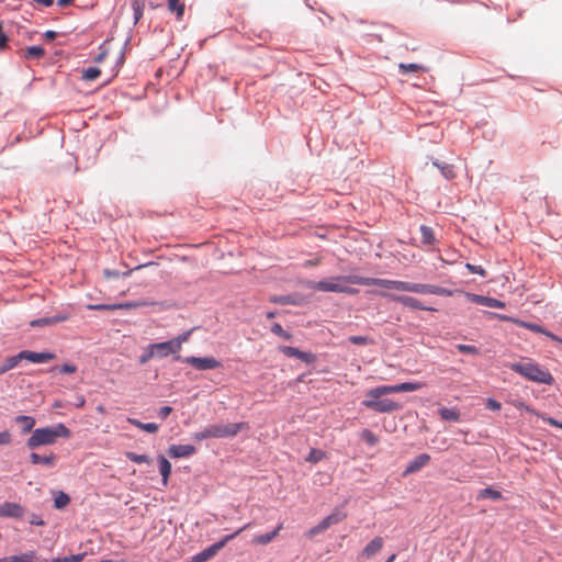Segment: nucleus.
<instances>
[{"label":"nucleus","mask_w":562,"mask_h":562,"mask_svg":"<svg viewBox=\"0 0 562 562\" xmlns=\"http://www.w3.org/2000/svg\"><path fill=\"white\" fill-rule=\"evenodd\" d=\"M419 231H420V234H422V243L424 245H434L436 243V237H435V233H434V229L429 226H426V225H422L419 227Z\"/></svg>","instance_id":"27"},{"label":"nucleus","mask_w":562,"mask_h":562,"mask_svg":"<svg viewBox=\"0 0 562 562\" xmlns=\"http://www.w3.org/2000/svg\"><path fill=\"white\" fill-rule=\"evenodd\" d=\"M182 361L187 364H190L196 370L204 371V370H213L221 367V362L215 359L214 357H186L182 359Z\"/></svg>","instance_id":"11"},{"label":"nucleus","mask_w":562,"mask_h":562,"mask_svg":"<svg viewBox=\"0 0 562 562\" xmlns=\"http://www.w3.org/2000/svg\"><path fill=\"white\" fill-rule=\"evenodd\" d=\"M70 430L61 423L52 427L36 428L26 440V447L34 450L41 446L54 445L58 438H69Z\"/></svg>","instance_id":"2"},{"label":"nucleus","mask_w":562,"mask_h":562,"mask_svg":"<svg viewBox=\"0 0 562 562\" xmlns=\"http://www.w3.org/2000/svg\"><path fill=\"white\" fill-rule=\"evenodd\" d=\"M477 498L479 499L491 498L493 501H498L502 498V493L492 487H486V488L480 491Z\"/></svg>","instance_id":"33"},{"label":"nucleus","mask_w":562,"mask_h":562,"mask_svg":"<svg viewBox=\"0 0 562 562\" xmlns=\"http://www.w3.org/2000/svg\"><path fill=\"white\" fill-rule=\"evenodd\" d=\"M58 370L61 372V373H67V374H71V373H75L77 371V367L75 364H70V363H65L63 366H60L58 368Z\"/></svg>","instance_id":"48"},{"label":"nucleus","mask_w":562,"mask_h":562,"mask_svg":"<svg viewBox=\"0 0 562 562\" xmlns=\"http://www.w3.org/2000/svg\"><path fill=\"white\" fill-rule=\"evenodd\" d=\"M143 303L138 302H128V303H122V304H90L88 305V308L91 311H114V310H122V308H135L143 306Z\"/></svg>","instance_id":"18"},{"label":"nucleus","mask_w":562,"mask_h":562,"mask_svg":"<svg viewBox=\"0 0 562 562\" xmlns=\"http://www.w3.org/2000/svg\"><path fill=\"white\" fill-rule=\"evenodd\" d=\"M438 414L441 417V419L448 422H459L461 419L460 411L457 407H441L438 409Z\"/></svg>","instance_id":"23"},{"label":"nucleus","mask_w":562,"mask_h":562,"mask_svg":"<svg viewBox=\"0 0 562 562\" xmlns=\"http://www.w3.org/2000/svg\"><path fill=\"white\" fill-rule=\"evenodd\" d=\"M331 525H333V524H331V521H330L329 517L327 516V517H325V518L319 522V528H321V529L326 530V529H328Z\"/></svg>","instance_id":"56"},{"label":"nucleus","mask_w":562,"mask_h":562,"mask_svg":"<svg viewBox=\"0 0 562 562\" xmlns=\"http://www.w3.org/2000/svg\"><path fill=\"white\" fill-rule=\"evenodd\" d=\"M513 405L517 408V409H524L526 412H529V413H532L535 415H537L538 413L535 412L531 407H529L528 405H526L524 402L521 401H515L513 402Z\"/></svg>","instance_id":"50"},{"label":"nucleus","mask_w":562,"mask_h":562,"mask_svg":"<svg viewBox=\"0 0 562 562\" xmlns=\"http://www.w3.org/2000/svg\"><path fill=\"white\" fill-rule=\"evenodd\" d=\"M401 291L412 292V293H420V294H434L441 296H452L454 291L449 290L447 288H442L435 284H424V283H414L402 281ZM456 292H460L456 290Z\"/></svg>","instance_id":"6"},{"label":"nucleus","mask_w":562,"mask_h":562,"mask_svg":"<svg viewBox=\"0 0 562 562\" xmlns=\"http://www.w3.org/2000/svg\"><path fill=\"white\" fill-rule=\"evenodd\" d=\"M509 368L525 379L536 383L552 385L555 382L553 375L547 369L542 368L531 359L512 363L509 364Z\"/></svg>","instance_id":"3"},{"label":"nucleus","mask_w":562,"mask_h":562,"mask_svg":"<svg viewBox=\"0 0 562 562\" xmlns=\"http://www.w3.org/2000/svg\"><path fill=\"white\" fill-rule=\"evenodd\" d=\"M486 407L491 411H499L502 405L499 402H497L496 400L494 398H488L486 401Z\"/></svg>","instance_id":"51"},{"label":"nucleus","mask_w":562,"mask_h":562,"mask_svg":"<svg viewBox=\"0 0 562 562\" xmlns=\"http://www.w3.org/2000/svg\"><path fill=\"white\" fill-rule=\"evenodd\" d=\"M196 451L195 447L192 445H171L167 453L170 458H188L194 454Z\"/></svg>","instance_id":"14"},{"label":"nucleus","mask_w":562,"mask_h":562,"mask_svg":"<svg viewBox=\"0 0 562 562\" xmlns=\"http://www.w3.org/2000/svg\"><path fill=\"white\" fill-rule=\"evenodd\" d=\"M55 355L52 352H35L31 350H22L19 352V358L27 360L33 363H44L55 359Z\"/></svg>","instance_id":"12"},{"label":"nucleus","mask_w":562,"mask_h":562,"mask_svg":"<svg viewBox=\"0 0 562 562\" xmlns=\"http://www.w3.org/2000/svg\"><path fill=\"white\" fill-rule=\"evenodd\" d=\"M101 70L97 67H89L82 74V78L88 81L95 80L100 77Z\"/></svg>","instance_id":"40"},{"label":"nucleus","mask_w":562,"mask_h":562,"mask_svg":"<svg viewBox=\"0 0 562 562\" xmlns=\"http://www.w3.org/2000/svg\"><path fill=\"white\" fill-rule=\"evenodd\" d=\"M348 340L353 345H361V346L369 345V344L373 342V340L367 336H350L348 338Z\"/></svg>","instance_id":"43"},{"label":"nucleus","mask_w":562,"mask_h":562,"mask_svg":"<svg viewBox=\"0 0 562 562\" xmlns=\"http://www.w3.org/2000/svg\"><path fill=\"white\" fill-rule=\"evenodd\" d=\"M56 35H57V34H56V32H54V31H47V32L45 33V37H46L47 40H54V38L56 37Z\"/></svg>","instance_id":"62"},{"label":"nucleus","mask_w":562,"mask_h":562,"mask_svg":"<svg viewBox=\"0 0 562 562\" xmlns=\"http://www.w3.org/2000/svg\"><path fill=\"white\" fill-rule=\"evenodd\" d=\"M142 18V10L139 7L135 8V21L137 22Z\"/></svg>","instance_id":"63"},{"label":"nucleus","mask_w":562,"mask_h":562,"mask_svg":"<svg viewBox=\"0 0 562 562\" xmlns=\"http://www.w3.org/2000/svg\"><path fill=\"white\" fill-rule=\"evenodd\" d=\"M75 0H58L57 1V4L60 5V7H68L70 4H72Z\"/></svg>","instance_id":"61"},{"label":"nucleus","mask_w":562,"mask_h":562,"mask_svg":"<svg viewBox=\"0 0 562 562\" xmlns=\"http://www.w3.org/2000/svg\"><path fill=\"white\" fill-rule=\"evenodd\" d=\"M282 528H283V524L281 522L277 526V528L273 531L254 537L251 540V543L266 546V544L270 543L278 536V533L280 532V530Z\"/></svg>","instance_id":"21"},{"label":"nucleus","mask_w":562,"mask_h":562,"mask_svg":"<svg viewBox=\"0 0 562 562\" xmlns=\"http://www.w3.org/2000/svg\"><path fill=\"white\" fill-rule=\"evenodd\" d=\"M383 547V539L375 537L372 539L363 549L362 554L367 558H371L376 554Z\"/></svg>","instance_id":"22"},{"label":"nucleus","mask_w":562,"mask_h":562,"mask_svg":"<svg viewBox=\"0 0 562 562\" xmlns=\"http://www.w3.org/2000/svg\"><path fill=\"white\" fill-rule=\"evenodd\" d=\"M103 274L106 279H110V278H117L120 276L119 271H115V270H110V269H105L103 271Z\"/></svg>","instance_id":"55"},{"label":"nucleus","mask_w":562,"mask_h":562,"mask_svg":"<svg viewBox=\"0 0 562 562\" xmlns=\"http://www.w3.org/2000/svg\"><path fill=\"white\" fill-rule=\"evenodd\" d=\"M85 404H86V400H85V397H83L82 395H78V396H77V403H76V406H77V407H79V408H81V407H83V406H85Z\"/></svg>","instance_id":"58"},{"label":"nucleus","mask_w":562,"mask_h":562,"mask_svg":"<svg viewBox=\"0 0 562 562\" xmlns=\"http://www.w3.org/2000/svg\"><path fill=\"white\" fill-rule=\"evenodd\" d=\"M326 458V453L319 449L312 448L306 457V461L310 463H317Z\"/></svg>","instance_id":"34"},{"label":"nucleus","mask_w":562,"mask_h":562,"mask_svg":"<svg viewBox=\"0 0 562 562\" xmlns=\"http://www.w3.org/2000/svg\"><path fill=\"white\" fill-rule=\"evenodd\" d=\"M467 269L471 272V273H475V274H480L482 277H485L486 276V271L481 267V266H475V265H471V263H467Z\"/></svg>","instance_id":"47"},{"label":"nucleus","mask_w":562,"mask_h":562,"mask_svg":"<svg viewBox=\"0 0 562 562\" xmlns=\"http://www.w3.org/2000/svg\"><path fill=\"white\" fill-rule=\"evenodd\" d=\"M23 513V507L18 503L4 502L0 505V517L19 518Z\"/></svg>","instance_id":"16"},{"label":"nucleus","mask_w":562,"mask_h":562,"mask_svg":"<svg viewBox=\"0 0 562 562\" xmlns=\"http://www.w3.org/2000/svg\"><path fill=\"white\" fill-rule=\"evenodd\" d=\"M34 2L44 5V7H50L54 2V0H33Z\"/></svg>","instance_id":"59"},{"label":"nucleus","mask_w":562,"mask_h":562,"mask_svg":"<svg viewBox=\"0 0 562 562\" xmlns=\"http://www.w3.org/2000/svg\"><path fill=\"white\" fill-rule=\"evenodd\" d=\"M193 329L187 330L182 333L181 335L177 336L176 338L170 339L171 344L173 345L175 349L179 353V351L182 348V345L186 344L192 334Z\"/></svg>","instance_id":"31"},{"label":"nucleus","mask_w":562,"mask_h":562,"mask_svg":"<svg viewBox=\"0 0 562 562\" xmlns=\"http://www.w3.org/2000/svg\"><path fill=\"white\" fill-rule=\"evenodd\" d=\"M83 557H85L83 553H79V554H74V555L65 557V558H55L50 562H81Z\"/></svg>","instance_id":"44"},{"label":"nucleus","mask_w":562,"mask_h":562,"mask_svg":"<svg viewBox=\"0 0 562 562\" xmlns=\"http://www.w3.org/2000/svg\"><path fill=\"white\" fill-rule=\"evenodd\" d=\"M398 69L402 74L406 72H417V71H425L426 68L423 65L419 64H404L401 63L398 65Z\"/></svg>","instance_id":"35"},{"label":"nucleus","mask_w":562,"mask_h":562,"mask_svg":"<svg viewBox=\"0 0 562 562\" xmlns=\"http://www.w3.org/2000/svg\"><path fill=\"white\" fill-rule=\"evenodd\" d=\"M348 283L359 284V285H378L387 290H397L401 291L402 281L398 280H387V279H379V278H368L361 277L357 274H350L346 278Z\"/></svg>","instance_id":"7"},{"label":"nucleus","mask_w":562,"mask_h":562,"mask_svg":"<svg viewBox=\"0 0 562 562\" xmlns=\"http://www.w3.org/2000/svg\"><path fill=\"white\" fill-rule=\"evenodd\" d=\"M328 517L331 524L336 525L342 521L347 517V514L340 509H335L330 515H328Z\"/></svg>","instance_id":"41"},{"label":"nucleus","mask_w":562,"mask_h":562,"mask_svg":"<svg viewBox=\"0 0 562 562\" xmlns=\"http://www.w3.org/2000/svg\"><path fill=\"white\" fill-rule=\"evenodd\" d=\"M172 412V407L170 406H162L160 407L159 412H158V415L160 418L165 419L167 418Z\"/></svg>","instance_id":"53"},{"label":"nucleus","mask_w":562,"mask_h":562,"mask_svg":"<svg viewBox=\"0 0 562 562\" xmlns=\"http://www.w3.org/2000/svg\"><path fill=\"white\" fill-rule=\"evenodd\" d=\"M498 317L503 321L512 322L517 326L529 329L533 333L542 334V335L547 336L548 338H550L551 340L562 344V338H560L559 336L554 335L553 333L547 330L546 328H543L540 325H537L533 323H528V322H525V321H521L518 318H514V317H509L506 315H498Z\"/></svg>","instance_id":"9"},{"label":"nucleus","mask_w":562,"mask_h":562,"mask_svg":"<svg viewBox=\"0 0 562 562\" xmlns=\"http://www.w3.org/2000/svg\"><path fill=\"white\" fill-rule=\"evenodd\" d=\"M212 438L210 426L205 427L202 431L194 434V439L198 441Z\"/></svg>","instance_id":"46"},{"label":"nucleus","mask_w":562,"mask_h":562,"mask_svg":"<svg viewBox=\"0 0 562 562\" xmlns=\"http://www.w3.org/2000/svg\"><path fill=\"white\" fill-rule=\"evenodd\" d=\"M127 422L131 425H133V426H135V427H137V428H139V429H142L144 431H147L149 434H155L159 429V426L156 423H142L138 419L132 418V417H128Z\"/></svg>","instance_id":"26"},{"label":"nucleus","mask_w":562,"mask_h":562,"mask_svg":"<svg viewBox=\"0 0 562 562\" xmlns=\"http://www.w3.org/2000/svg\"><path fill=\"white\" fill-rule=\"evenodd\" d=\"M168 10L176 13L178 19H181L184 13V3L180 0H168Z\"/></svg>","instance_id":"32"},{"label":"nucleus","mask_w":562,"mask_h":562,"mask_svg":"<svg viewBox=\"0 0 562 562\" xmlns=\"http://www.w3.org/2000/svg\"><path fill=\"white\" fill-rule=\"evenodd\" d=\"M280 351L286 357L297 358L306 363H312L315 360V356L313 353L301 351L295 347L282 346L280 347Z\"/></svg>","instance_id":"15"},{"label":"nucleus","mask_w":562,"mask_h":562,"mask_svg":"<svg viewBox=\"0 0 562 562\" xmlns=\"http://www.w3.org/2000/svg\"><path fill=\"white\" fill-rule=\"evenodd\" d=\"M430 461V456L427 453H420L416 458H414L406 467L403 475H408L415 472H418Z\"/></svg>","instance_id":"17"},{"label":"nucleus","mask_w":562,"mask_h":562,"mask_svg":"<svg viewBox=\"0 0 562 562\" xmlns=\"http://www.w3.org/2000/svg\"><path fill=\"white\" fill-rule=\"evenodd\" d=\"M424 386L420 382H404L395 385H381L371 389L366 394L363 406L376 413H391L400 411L402 405L390 398H381L383 395L398 392H414Z\"/></svg>","instance_id":"1"},{"label":"nucleus","mask_w":562,"mask_h":562,"mask_svg":"<svg viewBox=\"0 0 562 562\" xmlns=\"http://www.w3.org/2000/svg\"><path fill=\"white\" fill-rule=\"evenodd\" d=\"M68 319L67 315L59 314L52 317L37 318L31 322L32 327L52 326Z\"/></svg>","instance_id":"20"},{"label":"nucleus","mask_w":562,"mask_h":562,"mask_svg":"<svg viewBox=\"0 0 562 562\" xmlns=\"http://www.w3.org/2000/svg\"><path fill=\"white\" fill-rule=\"evenodd\" d=\"M348 276H339L330 279L321 280L317 282H311L308 284L310 289L322 291V292H335V293H346V294H357L358 290L355 288H350L344 285L341 282H347L346 278Z\"/></svg>","instance_id":"5"},{"label":"nucleus","mask_w":562,"mask_h":562,"mask_svg":"<svg viewBox=\"0 0 562 562\" xmlns=\"http://www.w3.org/2000/svg\"><path fill=\"white\" fill-rule=\"evenodd\" d=\"M44 54L45 49L42 46H30L25 48L24 57L26 59H40Z\"/></svg>","instance_id":"28"},{"label":"nucleus","mask_w":562,"mask_h":562,"mask_svg":"<svg viewBox=\"0 0 562 562\" xmlns=\"http://www.w3.org/2000/svg\"><path fill=\"white\" fill-rule=\"evenodd\" d=\"M30 524L35 525V526H44L45 525L44 520L37 515H32V517L30 519Z\"/></svg>","instance_id":"54"},{"label":"nucleus","mask_w":562,"mask_h":562,"mask_svg":"<svg viewBox=\"0 0 562 562\" xmlns=\"http://www.w3.org/2000/svg\"><path fill=\"white\" fill-rule=\"evenodd\" d=\"M57 457L55 453H49L47 456H41L36 452H32L30 454V461L32 464H43L46 467H54L56 464Z\"/></svg>","instance_id":"19"},{"label":"nucleus","mask_w":562,"mask_h":562,"mask_svg":"<svg viewBox=\"0 0 562 562\" xmlns=\"http://www.w3.org/2000/svg\"><path fill=\"white\" fill-rule=\"evenodd\" d=\"M457 349L462 353H471V355H477L479 350L475 346L472 345H458Z\"/></svg>","instance_id":"45"},{"label":"nucleus","mask_w":562,"mask_h":562,"mask_svg":"<svg viewBox=\"0 0 562 562\" xmlns=\"http://www.w3.org/2000/svg\"><path fill=\"white\" fill-rule=\"evenodd\" d=\"M323 531H325V530H324V529H321V528H319V524H318V525H316L315 527H313V528L310 530V535H311V536H314V535H317V533L323 532Z\"/></svg>","instance_id":"60"},{"label":"nucleus","mask_w":562,"mask_h":562,"mask_svg":"<svg viewBox=\"0 0 562 562\" xmlns=\"http://www.w3.org/2000/svg\"><path fill=\"white\" fill-rule=\"evenodd\" d=\"M0 562H14V557L11 555V557L1 558Z\"/></svg>","instance_id":"64"},{"label":"nucleus","mask_w":562,"mask_h":562,"mask_svg":"<svg viewBox=\"0 0 562 562\" xmlns=\"http://www.w3.org/2000/svg\"><path fill=\"white\" fill-rule=\"evenodd\" d=\"M375 294H378L380 296H383V297H387L391 301L400 303L403 306H406V307H409V308L425 310V311H436L432 307L424 306L419 300H417V299H415L413 296H408V295H394V294H389V293L382 292V291L381 292H375Z\"/></svg>","instance_id":"10"},{"label":"nucleus","mask_w":562,"mask_h":562,"mask_svg":"<svg viewBox=\"0 0 562 562\" xmlns=\"http://www.w3.org/2000/svg\"><path fill=\"white\" fill-rule=\"evenodd\" d=\"M8 36L2 32L0 34V49L4 48L7 46Z\"/></svg>","instance_id":"57"},{"label":"nucleus","mask_w":562,"mask_h":562,"mask_svg":"<svg viewBox=\"0 0 562 562\" xmlns=\"http://www.w3.org/2000/svg\"><path fill=\"white\" fill-rule=\"evenodd\" d=\"M170 355H175V360L182 361V358L178 355L177 350L175 349L173 345L170 340L162 341V342H155L148 345L143 353L138 358V362L140 364L147 363L151 359H162L167 358Z\"/></svg>","instance_id":"4"},{"label":"nucleus","mask_w":562,"mask_h":562,"mask_svg":"<svg viewBox=\"0 0 562 562\" xmlns=\"http://www.w3.org/2000/svg\"><path fill=\"white\" fill-rule=\"evenodd\" d=\"M271 331L280 337H282L283 339H291V334H289L288 331H285L282 326L279 324V323H274L272 326H271Z\"/></svg>","instance_id":"42"},{"label":"nucleus","mask_w":562,"mask_h":562,"mask_svg":"<svg viewBox=\"0 0 562 562\" xmlns=\"http://www.w3.org/2000/svg\"><path fill=\"white\" fill-rule=\"evenodd\" d=\"M14 422L21 425L23 434L31 432L35 426V419L32 416L19 415L14 418Z\"/></svg>","instance_id":"25"},{"label":"nucleus","mask_w":562,"mask_h":562,"mask_svg":"<svg viewBox=\"0 0 562 562\" xmlns=\"http://www.w3.org/2000/svg\"><path fill=\"white\" fill-rule=\"evenodd\" d=\"M11 442V435L4 430L0 432V445H9Z\"/></svg>","instance_id":"52"},{"label":"nucleus","mask_w":562,"mask_h":562,"mask_svg":"<svg viewBox=\"0 0 562 562\" xmlns=\"http://www.w3.org/2000/svg\"><path fill=\"white\" fill-rule=\"evenodd\" d=\"M125 457L130 461L138 463V464H140V463H150V459L146 454H137L135 452L127 451V452H125Z\"/></svg>","instance_id":"37"},{"label":"nucleus","mask_w":562,"mask_h":562,"mask_svg":"<svg viewBox=\"0 0 562 562\" xmlns=\"http://www.w3.org/2000/svg\"><path fill=\"white\" fill-rule=\"evenodd\" d=\"M360 437L369 446H375L379 442L378 436L373 434L370 429H363L360 434Z\"/></svg>","instance_id":"38"},{"label":"nucleus","mask_w":562,"mask_h":562,"mask_svg":"<svg viewBox=\"0 0 562 562\" xmlns=\"http://www.w3.org/2000/svg\"><path fill=\"white\" fill-rule=\"evenodd\" d=\"M537 416L542 418L544 422H547L551 426L559 427L562 429V423L558 422L557 419H554L552 417L544 416L542 414H537Z\"/></svg>","instance_id":"49"},{"label":"nucleus","mask_w":562,"mask_h":562,"mask_svg":"<svg viewBox=\"0 0 562 562\" xmlns=\"http://www.w3.org/2000/svg\"><path fill=\"white\" fill-rule=\"evenodd\" d=\"M159 471L162 477V484L166 486L171 473V463L162 456H158Z\"/></svg>","instance_id":"24"},{"label":"nucleus","mask_w":562,"mask_h":562,"mask_svg":"<svg viewBox=\"0 0 562 562\" xmlns=\"http://www.w3.org/2000/svg\"><path fill=\"white\" fill-rule=\"evenodd\" d=\"M13 557H14V562H48L47 560L35 561L36 553L34 551H29L21 555H13Z\"/></svg>","instance_id":"39"},{"label":"nucleus","mask_w":562,"mask_h":562,"mask_svg":"<svg viewBox=\"0 0 562 562\" xmlns=\"http://www.w3.org/2000/svg\"><path fill=\"white\" fill-rule=\"evenodd\" d=\"M20 362L21 359L19 358V353L7 358L5 361L0 366V375L15 368Z\"/></svg>","instance_id":"30"},{"label":"nucleus","mask_w":562,"mask_h":562,"mask_svg":"<svg viewBox=\"0 0 562 562\" xmlns=\"http://www.w3.org/2000/svg\"><path fill=\"white\" fill-rule=\"evenodd\" d=\"M69 502L70 497L64 492H58L54 498V505L57 509L66 507Z\"/></svg>","instance_id":"36"},{"label":"nucleus","mask_w":562,"mask_h":562,"mask_svg":"<svg viewBox=\"0 0 562 562\" xmlns=\"http://www.w3.org/2000/svg\"><path fill=\"white\" fill-rule=\"evenodd\" d=\"M465 296L468 297L469 301L480 304V305L487 306V307L504 308L506 306V304L504 302H502L497 299H494V297H490V296H484V295H479V294H473V293H465Z\"/></svg>","instance_id":"13"},{"label":"nucleus","mask_w":562,"mask_h":562,"mask_svg":"<svg viewBox=\"0 0 562 562\" xmlns=\"http://www.w3.org/2000/svg\"><path fill=\"white\" fill-rule=\"evenodd\" d=\"M247 423H232L225 425H210L212 438H228L236 436L239 431L248 429Z\"/></svg>","instance_id":"8"},{"label":"nucleus","mask_w":562,"mask_h":562,"mask_svg":"<svg viewBox=\"0 0 562 562\" xmlns=\"http://www.w3.org/2000/svg\"><path fill=\"white\" fill-rule=\"evenodd\" d=\"M434 166H436L440 170L441 175L447 180H451V179L456 178L454 167L452 165L440 164L438 161H434Z\"/></svg>","instance_id":"29"}]
</instances>
